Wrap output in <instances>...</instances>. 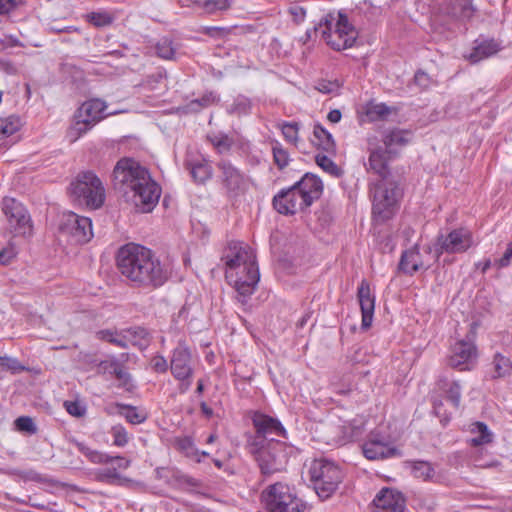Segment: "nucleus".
<instances>
[{"mask_svg": "<svg viewBox=\"0 0 512 512\" xmlns=\"http://www.w3.org/2000/svg\"><path fill=\"white\" fill-rule=\"evenodd\" d=\"M399 266L404 273L408 274H413L419 269L425 267V264L421 260L419 250L416 246L402 254Z\"/></svg>", "mask_w": 512, "mask_h": 512, "instance_id": "393cba45", "label": "nucleus"}, {"mask_svg": "<svg viewBox=\"0 0 512 512\" xmlns=\"http://www.w3.org/2000/svg\"><path fill=\"white\" fill-rule=\"evenodd\" d=\"M388 153L380 149L370 153L368 169L380 177V181L374 185L373 193V218L377 222L390 219L398 208V189L393 183H389V169L387 165Z\"/></svg>", "mask_w": 512, "mask_h": 512, "instance_id": "20e7f679", "label": "nucleus"}, {"mask_svg": "<svg viewBox=\"0 0 512 512\" xmlns=\"http://www.w3.org/2000/svg\"><path fill=\"white\" fill-rule=\"evenodd\" d=\"M477 266L481 268L482 273H485L491 267V261L487 259L484 262L478 263Z\"/></svg>", "mask_w": 512, "mask_h": 512, "instance_id": "774afa93", "label": "nucleus"}, {"mask_svg": "<svg viewBox=\"0 0 512 512\" xmlns=\"http://www.w3.org/2000/svg\"><path fill=\"white\" fill-rule=\"evenodd\" d=\"M256 434L248 443L249 452L263 462L265 451L264 445H272L274 450L286 447V443L274 439L273 436L286 438V430L281 422L275 418L262 413H256L252 419Z\"/></svg>", "mask_w": 512, "mask_h": 512, "instance_id": "0eeeda50", "label": "nucleus"}, {"mask_svg": "<svg viewBox=\"0 0 512 512\" xmlns=\"http://www.w3.org/2000/svg\"><path fill=\"white\" fill-rule=\"evenodd\" d=\"M322 191L320 178L307 173L290 188L279 191L273 198V206L280 214L293 215L311 206L320 198Z\"/></svg>", "mask_w": 512, "mask_h": 512, "instance_id": "39448f33", "label": "nucleus"}, {"mask_svg": "<svg viewBox=\"0 0 512 512\" xmlns=\"http://www.w3.org/2000/svg\"><path fill=\"white\" fill-rule=\"evenodd\" d=\"M1 361H2L1 362L2 365H5L11 369H18V368H20L22 370L24 369V367H21L19 365V362L16 359H13L10 357H3V358H1Z\"/></svg>", "mask_w": 512, "mask_h": 512, "instance_id": "0e129e2a", "label": "nucleus"}, {"mask_svg": "<svg viewBox=\"0 0 512 512\" xmlns=\"http://www.w3.org/2000/svg\"><path fill=\"white\" fill-rule=\"evenodd\" d=\"M289 447L286 445L285 448L280 450H274L272 445H264L263 450L265 451L263 462L260 461L257 457H254L258 462L261 472L263 474H271L278 470H280V466L287 456V449Z\"/></svg>", "mask_w": 512, "mask_h": 512, "instance_id": "412c9836", "label": "nucleus"}, {"mask_svg": "<svg viewBox=\"0 0 512 512\" xmlns=\"http://www.w3.org/2000/svg\"><path fill=\"white\" fill-rule=\"evenodd\" d=\"M99 369L104 373L114 375L120 381L121 386L126 388L131 386L130 374L117 361H102L99 364Z\"/></svg>", "mask_w": 512, "mask_h": 512, "instance_id": "c85d7f7f", "label": "nucleus"}, {"mask_svg": "<svg viewBox=\"0 0 512 512\" xmlns=\"http://www.w3.org/2000/svg\"><path fill=\"white\" fill-rule=\"evenodd\" d=\"M66 411L74 417H82L86 413V407L79 401H65Z\"/></svg>", "mask_w": 512, "mask_h": 512, "instance_id": "864d4df0", "label": "nucleus"}, {"mask_svg": "<svg viewBox=\"0 0 512 512\" xmlns=\"http://www.w3.org/2000/svg\"><path fill=\"white\" fill-rule=\"evenodd\" d=\"M98 339L107 341L117 347L125 348L127 346V341L124 337H122L117 331L105 329L100 330L96 333Z\"/></svg>", "mask_w": 512, "mask_h": 512, "instance_id": "ea45409f", "label": "nucleus"}, {"mask_svg": "<svg viewBox=\"0 0 512 512\" xmlns=\"http://www.w3.org/2000/svg\"><path fill=\"white\" fill-rule=\"evenodd\" d=\"M501 49L500 44L493 40H483L481 42H476L472 51L466 55L465 57L471 63H477L483 59L489 58L499 52Z\"/></svg>", "mask_w": 512, "mask_h": 512, "instance_id": "b1692460", "label": "nucleus"}, {"mask_svg": "<svg viewBox=\"0 0 512 512\" xmlns=\"http://www.w3.org/2000/svg\"><path fill=\"white\" fill-rule=\"evenodd\" d=\"M151 367L157 373H165L169 365L165 357L156 355L151 359Z\"/></svg>", "mask_w": 512, "mask_h": 512, "instance_id": "bf43d9fd", "label": "nucleus"}, {"mask_svg": "<svg viewBox=\"0 0 512 512\" xmlns=\"http://www.w3.org/2000/svg\"><path fill=\"white\" fill-rule=\"evenodd\" d=\"M78 450L92 463L108 464L111 456L107 453L92 449L83 443L77 444Z\"/></svg>", "mask_w": 512, "mask_h": 512, "instance_id": "f704fd0d", "label": "nucleus"}, {"mask_svg": "<svg viewBox=\"0 0 512 512\" xmlns=\"http://www.w3.org/2000/svg\"><path fill=\"white\" fill-rule=\"evenodd\" d=\"M2 210L8 228L15 236H31L33 225L26 208L14 198L6 197L2 201Z\"/></svg>", "mask_w": 512, "mask_h": 512, "instance_id": "4468645a", "label": "nucleus"}, {"mask_svg": "<svg viewBox=\"0 0 512 512\" xmlns=\"http://www.w3.org/2000/svg\"><path fill=\"white\" fill-rule=\"evenodd\" d=\"M357 297L362 314L361 326L363 329H368L373 321L375 296L372 294L370 285L365 279L358 286Z\"/></svg>", "mask_w": 512, "mask_h": 512, "instance_id": "aec40b11", "label": "nucleus"}, {"mask_svg": "<svg viewBox=\"0 0 512 512\" xmlns=\"http://www.w3.org/2000/svg\"><path fill=\"white\" fill-rule=\"evenodd\" d=\"M334 18L327 17L319 23L322 37L332 49L340 51L353 46L357 38L355 28L349 23L346 15L339 13L335 23Z\"/></svg>", "mask_w": 512, "mask_h": 512, "instance_id": "9d476101", "label": "nucleus"}, {"mask_svg": "<svg viewBox=\"0 0 512 512\" xmlns=\"http://www.w3.org/2000/svg\"><path fill=\"white\" fill-rule=\"evenodd\" d=\"M410 465L411 472L416 478L428 481L432 480L435 475V470L432 464L427 461H413Z\"/></svg>", "mask_w": 512, "mask_h": 512, "instance_id": "72a5a7b5", "label": "nucleus"}, {"mask_svg": "<svg viewBox=\"0 0 512 512\" xmlns=\"http://www.w3.org/2000/svg\"><path fill=\"white\" fill-rule=\"evenodd\" d=\"M251 101L249 98L239 95L237 96L233 103L228 107L227 111L230 114L243 116L248 115L251 112Z\"/></svg>", "mask_w": 512, "mask_h": 512, "instance_id": "4c0bfd02", "label": "nucleus"}, {"mask_svg": "<svg viewBox=\"0 0 512 512\" xmlns=\"http://www.w3.org/2000/svg\"><path fill=\"white\" fill-rule=\"evenodd\" d=\"M109 433L113 438L112 445L122 448L129 443L130 435L122 425L117 424L112 426Z\"/></svg>", "mask_w": 512, "mask_h": 512, "instance_id": "79ce46f5", "label": "nucleus"}, {"mask_svg": "<svg viewBox=\"0 0 512 512\" xmlns=\"http://www.w3.org/2000/svg\"><path fill=\"white\" fill-rule=\"evenodd\" d=\"M375 512H404L406 504L402 493L390 488H383L374 498Z\"/></svg>", "mask_w": 512, "mask_h": 512, "instance_id": "6ab92c4d", "label": "nucleus"}, {"mask_svg": "<svg viewBox=\"0 0 512 512\" xmlns=\"http://www.w3.org/2000/svg\"><path fill=\"white\" fill-rule=\"evenodd\" d=\"M313 143L323 151L328 153L335 152V142L330 132H328L321 124H315L313 129Z\"/></svg>", "mask_w": 512, "mask_h": 512, "instance_id": "c756f323", "label": "nucleus"}, {"mask_svg": "<svg viewBox=\"0 0 512 512\" xmlns=\"http://www.w3.org/2000/svg\"><path fill=\"white\" fill-rule=\"evenodd\" d=\"M59 233L72 244H85L93 237L92 221L74 212H65L60 218Z\"/></svg>", "mask_w": 512, "mask_h": 512, "instance_id": "f8f14e48", "label": "nucleus"}, {"mask_svg": "<svg viewBox=\"0 0 512 512\" xmlns=\"http://www.w3.org/2000/svg\"><path fill=\"white\" fill-rule=\"evenodd\" d=\"M124 112V110H108L107 102L100 98L88 99L76 109L67 130V138L70 142H75L102 120Z\"/></svg>", "mask_w": 512, "mask_h": 512, "instance_id": "423d86ee", "label": "nucleus"}, {"mask_svg": "<svg viewBox=\"0 0 512 512\" xmlns=\"http://www.w3.org/2000/svg\"><path fill=\"white\" fill-rule=\"evenodd\" d=\"M98 478L102 482L115 484L120 480V474L116 467H105L99 470Z\"/></svg>", "mask_w": 512, "mask_h": 512, "instance_id": "de8ad7c7", "label": "nucleus"}, {"mask_svg": "<svg viewBox=\"0 0 512 512\" xmlns=\"http://www.w3.org/2000/svg\"><path fill=\"white\" fill-rule=\"evenodd\" d=\"M288 13L292 16L295 23L300 24L306 18V9L299 4L293 3L288 8Z\"/></svg>", "mask_w": 512, "mask_h": 512, "instance_id": "6e6d98bb", "label": "nucleus"}, {"mask_svg": "<svg viewBox=\"0 0 512 512\" xmlns=\"http://www.w3.org/2000/svg\"><path fill=\"white\" fill-rule=\"evenodd\" d=\"M200 408H201V411L202 413L207 417V418H210L213 416V410L212 408H210L205 402H202L200 404Z\"/></svg>", "mask_w": 512, "mask_h": 512, "instance_id": "338daca9", "label": "nucleus"}, {"mask_svg": "<svg viewBox=\"0 0 512 512\" xmlns=\"http://www.w3.org/2000/svg\"><path fill=\"white\" fill-rule=\"evenodd\" d=\"M469 431L474 435L469 442L471 446L489 444L493 441V433L484 422L476 421L470 424Z\"/></svg>", "mask_w": 512, "mask_h": 512, "instance_id": "a878e982", "label": "nucleus"}, {"mask_svg": "<svg viewBox=\"0 0 512 512\" xmlns=\"http://www.w3.org/2000/svg\"><path fill=\"white\" fill-rule=\"evenodd\" d=\"M120 273L138 286L159 287L168 278L160 260L154 253L139 244L128 243L117 254Z\"/></svg>", "mask_w": 512, "mask_h": 512, "instance_id": "f03ea898", "label": "nucleus"}, {"mask_svg": "<svg viewBox=\"0 0 512 512\" xmlns=\"http://www.w3.org/2000/svg\"><path fill=\"white\" fill-rule=\"evenodd\" d=\"M271 145L273 161L275 165L278 167V169L283 170L289 165L291 161L290 154L288 150L284 148V146L278 140L272 141Z\"/></svg>", "mask_w": 512, "mask_h": 512, "instance_id": "2f4dec72", "label": "nucleus"}, {"mask_svg": "<svg viewBox=\"0 0 512 512\" xmlns=\"http://www.w3.org/2000/svg\"><path fill=\"white\" fill-rule=\"evenodd\" d=\"M261 497L268 512H304L306 508L294 490L281 482L269 485Z\"/></svg>", "mask_w": 512, "mask_h": 512, "instance_id": "6e6552de", "label": "nucleus"}, {"mask_svg": "<svg viewBox=\"0 0 512 512\" xmlns=\"http://www.w3.org/2000/svg\"><path fill=\"white\" fill-rule=\"evenodd\" d=\"M344 429V437L346 439H355L359 437L362 433L361 428L359 426H355L351 423L348 426H344Z\"/></svg>", "mask_w": 512, "mask_h": 512, "instance_id": "680f3d73", "label": "nucleus"}, {"mask_svg": "<svg viewBox=\"0 0 512 512\" xmlns=\"http://www.w3.org/2000/svg\"><path fill=\"white\" fill-rule=\"evenodd\" d=\"M89 21L96 27H104L111 24L113 18L106 12H93L89 15Z\"/></svg>", "mask_w": 512, "mask_h": 512, "instance_id": "3c124183", "label": "nucleus"}, {"mask_svg": "<svg viewBox=\"0 0 512 512\" xmlns=\"http://www.w3.org/2000/svg\"><path fill=\"white\" fill-rule=\"evenodd\" d=\"M216 101V95L212 92L204 94L198 99L190 101L187 105L188 110L197 112L204 107H208Z\"/></svg>", "mask_w": 512, "mask_h": 512, "instance_id": "37998d69", "label": "nucleus"}, {"mask_svg": "<svg viewBox=\"0 0 512 512\" xmlns=\"http://www.w3.org/2000/svg\"><path fill=\"white\" fill-rule=\"evenodd\" d=\"M201 32L212 38H221L229 33V29L218 26H204L201 28Z\"/></svg>", "mask_w": 512, "mask_h": 512, "instance_id": "4d7b16f0", "label": "nucleus"}, {"mask_svg": "<svg viewBox=\"0 0 512 512\" xmlns=\"http://www.w3.org/2000/svg\"><path fill=\"white\" fill-rule=\"evenodd\" d=\"M439 11L457 18H470L473 6L470 0H443L439 5Z\"/></svg>", "mask_w": 512, "mask_h": 512, "instance_id": "4be33fe9", "label": "nucleus"}, {"mask_svg": "<svg viewBox=\"0 0 512 512\" xmlns=\"http://www.w3.org/2000/svg\"><path fill=\"white\" fill-rule=\"evenodd\" d=\"M310 481L315 492L322 499L329 498L342 481L341 469L332 461L316 459L309 469Z\"/></svg>", "mask_w": 512, "mask_h": 512, "instance_id": "1a4fd4ad", "label": "nucleus"}, {"mask_svg": "<svg viewBox=\"0 0 512 512\" xmlns=\"http://www.w3.org/2000/svg\"><path fill=\"white\" fill-rule=\"evenodd\" d=\"M476 334V324L471 325L470 334L466 339L456 341L450 348L448 365L459 371H469L477 363L478 349L474 338Z\"/></svg>", "mask_w": 512, "mask_h": 512, "instance_id": "ddd939ff", "label": "nucleus"}, {"mask_svg": "<svg viewBox=\"0 0 512 512\" xmlns=\"http://www.w3.org/2000/svg\"><path fill=\"white\" fill-rule=\"evenodd\" d=\"M316 163L327 173L333 176L339 175L338 166L326 155L318 154L315 157Z\"/></svg>", "mask_w": 512, "mask_h": 512, "instance_id": "49530a36", "label": "nucleus"}, {"mask_svg": "<svg viewBox=\"0 0 512 512\" xmlns=\"http://www.w3.org/2000/svg\"><path fill=\"white\" fill-rule=\"evenodd\" d=\"M511 258H512V243H509L504 252V255L499 260H497L495 264L499 268L507 267L510 264Z\"/></svg>", "mask_w": 512, "mask_h": 512, "instance_id": "052dcab7", "label": "nucleus"}, {"mask_svg": "<svg viewBox=\"0 0 512 512\" xmlns=\"http://www.w3.org/2000/svg\"><path fill=\"white\" fill-rule=\"evenodd\" d=\"M110 462L116 463L115 467L117 468V471L118 470H126L131 465V461L122 456H114V457L111 456Z\"/></svg>", "mask_w": 512, "mask_h": 512, "instance_id": "e2e57ef3", "label": "nucleus"}, {"mask_svg": "<svg viewBox=\"0 0 512 512\" xmlns=\"http://www.w3.org/2000/svg\"><path fill=\"white\" fill-rule=\"evenodd\" d=\"M492 378H505L510 376L512 373V362L509 357L502 355L501 353H496L493 356L492 360Z\"/></svg>", "mask_w": 512, "mask_h": 512, "instance_id": "7c9ffc66", "label": "nucleus"}, {"mask_svg": "<svg viewBox=\"0 0 512 512\" xmlns=\"http://www.w3.org/2000/svg\"><path fill=\"white\" fill-rule=\"evenodd\" d=\"M411 133L408 130L392 129L387 131L383 137L386 152L395 155L396 149L404 147L411 140Z\"/></svg>", "mask_w": 512, "mask_h": 512, "instance_id": "5701e85b", "label": "nucleus"}, {"mask_svg": "<svg viewBox=\"0 0 512 512\" xmlns=\"http://www.w3.org/2000/svg\"><path fill=\"white\" fill-rule=\"evenodd\" d=\"M234 0H202L198 3L199 7L207 14L227 11L231 8Z\"/></svg>", "mask_w": 512, "mask_h": 512, "instance_id": "e433bc0d", "label": "nucleus"}, {"mask_svg": "<svg viewBox=\"0 0 512 512\" xmlns=\"http://www.w3.org/2000/svg\"><path fill=\"white\" fill-rule=\"evenodd\" d=\"M398 108L388 106L385 103H377L370 101L364 107V113L370 121H379L386 119L392 113L396 114Z\"/></svg>", "mask_w": 512, "mask_h": 512, "instance_id": "bb28decb", "label": "nucleus"}, {"mask_svg": "<svg viewBox=\"0 0 512 512\" xmlns=\"http://www.w3.org/2000/svg\"><path fill=\"white\" fill-rule=\"evenodd\" d=\"M277 127L281 130L284 139L295 146L299 142V123L283 121L277 124Z\"/></svg>", "mask_w": 512, "mask_h": 512, "instance_id": "c9c22d12", "label": "nucleus"}, {"mask_svg": "<svg viewBox=\"0 0 512 512\" xmlns=\"http://www.w3.org/2000/svg\"><path fill=\"white\" fill-rule=\"evenodd\" d=\"M177 448L184 452L187 456H193L199 453L195 448L193 439L189 436L179 437L176 439Z\"/></svg>", "mask_w": 512, "mask_h": 512, "instance_id": "a18cd8bd", "label": "nucleus"}, {"mask_svg": "<svg viewBox=\"0 0 512 512\" xmlns=\"http://www.w3.org/2000/svg\"><path fill=\"white\" fill-rule=\"evenodd\" d=\"M70 193L94 209L101 207L105 200V188L102 181L91 171H84L77 175L70 184Z\"/></svg>", "mask_w": 512, "mask_h": 512, "instance_id": "9b49d317", "label": "nucleus"}, {"mask_svg": "<svg viewBox=\"0 0 512 512\" xmlns=\"http://www.w3.org/2000/svg\"><path fill=\"white\" fill-rule=\"evenodd\" d=\"M341 86H342V83L338 80L322 79L316 83L315 88H316V90H318L319 92H321L323 94H334V93H338Z\"/></svg>", "mask_w": 512, "mask_h": 512, "instance_id": "c03bdc74", "label": "nucleus"}, {"mask_svg": "<svg viewBox=\"0 0 512 512\" xmlns=\"http://www.w3.org/2000/svg\"><path fill=\"white\" fill-rule=\"evenodd\" d=\"M15 427L20 432H26L29 434H35L37 427L32 418L28 416H21L15 420Z\"/></svg>", "mask_w": 512, "mask_h": 512, "instance_id": "09e8293b", "label": "nucleus"}, {"mask_svg": "<svg viewBox=\"0 0 512 512\" xmlns=\"http://www.w3.org/2000/svg\"><path fill=\"white\" fill-rule=\"evenodd\" d=\"M187 165L192 178L198 183H204L212 177L213 169L208 160L204 158L189 161Z\"/></svg>", "mask_w": 512, "mask_h": 512, "instance_id": "cd10ccee", "label": "nucleus"}, {"mask_svg": "<svg viewBox=\"0 0 512 512\" xmlns=\"http://www.w3.org/2000/svg\"><path fill=\"white\" fill-rule=\"evenodd\" d=\"M222 260L226 266L225 277L233 284L238 300L244 304L260 279L255 252L243 242H230Z\"/></svg>", "mask_w": 512, "mask_h": 512, "instance_id": "7ed1b4c3", "label": "nucleus"}, {"mask_svg": "<svg viewBox=\"0 0 512 512\" xmlns=\"http://www.w3.org/2000/svg\"><path fill=\"white\" fill-rule=\"evenodd\" d=\"M170 369L175 379L181 382V389L186 391L191 385L193 373L191 354L186 346L179 344L173 350Z\"/></svg>", "mask_w": 512, "mask_h": 512, "instance_id": "f3484780", "label": "nucleus"}, {"mask_svg": "<svg viewBox=\"0 0 512 512\" xmlns=\"http://www.w3.org/2000/svg\"><path fill=\"white\" fill-rule=\"evenodd\" d=\"M341 117H342V114L340 112V110L338 109H333L331 110L328 115H327V119L331 122V123H338L340 122L341 120Z\"/></svg>", "mask_w": 512, "mask_h": 512, "instance_id": "69168bd1", "label": "nucleus"}, {"mask_svg": "<svg viewBox=\"0 0 512 512\" xmlns=\"http://www.w3.org/2000/svg\"><path fill=\"white\" fill-rule=\"evenodd\" d=\"M447 398L451 401L455 408H458L461 400V386L459 382L454 381L449 385L447 390Z\"/></svg>", "mask_w": 512, "mask_h": 512, "instance_id": "603ef678", "label": "nucleus"}, {"mask_svg": "<svg viewBox=\"0 0 512 512\" xmlns=\"http://www.w3.org/2000/svg\"><path fill=\"white\" fill-rule=\"evenodd\" d=\"M113 178L126 201L131 202L138 211L148 213L157 205L161 187L138 161L120 159L114 167Z\"/></svg>", "mask_w": 512, "mask_h": 512, "instance_id": "f257e3e1", "label": "nucleus"}, {"mask_svg": "<svg viewBox=\"0 0 512 512\" xmlns=\"http://www.w3.org/2000/svg\"><path fill=\"white\" fill-rule=\"evenodd\" d=\"M217 167L220 171V178L228 193L238 195L248 186V177L228 160H221Z\"/></svg>", "mask_w": 512, "mask_h": 512, "instance_id": "a211bd4d", "label": "nucleus"}, {"mask_svg": "<svg viewBox=\"0 0 512 512\" xmlns=\"http://www.w3.org/2000/svg\"><path fill=\"white\" fill-rule=\"evenodd\" d=\"M438 256L442 253L460 254L476 245L472 232L467 228H457L437 239Z\"/></svg>", "mask_w": 512, "mask_h": 512, "instance_id": "dca6fc26", "label": "nucleus"}, {"mask_svg": "<svg viewBox=\"0 0 512 512\" xmlns=\"http://www.w3.org/2000/svg\"><path fill=\"white\" fill-rule=\"evenodd\" d=\"M124 413L125 419L131 424H141L147 419V415L144 412H140L133 406H126Z\"/></svg>", "mask_w": 512, "mask_h": 512, "instance_id": "8fccbe9b", "label": "nucleus"}, {"mask_svg": "<svg viewBox=\"0 0 512 512\" xmlns=\"http://www.w3.org/2000/svg\"><path fill=\"white\" fill-rule=\"evenodd\" d=\"M16 255V247L12 243H9L7 246L0 250V264L7 265L11 263Z\"/></svg>", "mask_w": 512, "mask_h": 512, "instance_id": "5fc2aeb1", "label": "nucleus"}, {"mask_svg": "<svg viewBox=\"0 0 512 512\" xmlns=\"http://www.w3.org/2000/svg\"><path fill=\"white\" fill-rule=\"evenodd\" d=\"M24 0H0V15H7L19 7Z\"/></svg>", "mask_w": 512, "mask_h": 512, "instance_id": "13d9d810", "label": "nucleus"}, {"mask_svg": "<svg viewBox=\"0 0 512 512\" xmlns=\"http://www.w3.org/2000/svg\"><path fill=\"white\" fill-rule=\"evenodd\" d=\"M157 55L164 60L175 59L177 47L174 46L173 42L169 38H162L156 44Z\"/></svg>", "mask_w": 512, "mask_h": 512, "instance_id": "58836bf2", "label": "nucleus"}, {"mask_svg": "<svg viewBox=\"0 0 512 512\" xmlns=\"http://www.w3.org/2000/svg\"><path fill=\"white\" fill-rule=\"evenodd\" d=\"M364 456L369 460H382L398 454L391 437L379 428L371 431L362 445Z\"/></svg>", "mask_w": 512, "mask_h": 512, "instance_id": "2eb2a0df", "label": "nucleus"}, {"mask_svg": "<svg viewBox=\"0 0 512 512\" xmlns=\"http://www.w3.org/2000/svg\"><path fill=\"white\" fill-rule=\"evenodd\" d=\"M209 140L220 154L227 153L234 144V140L231 137L222 133L210 136Z\"/></svg>", "mask_w": 512, "mask_h": 512, "instance_id": "a19ab883", "label": "nucleus"}, {"mask_svg": "<svg viewBox=\"0 0 512 512\" xmlns=\"http://www.w3.org/2000/svg\"><path fill=\"white\" fill-rule=\"evenodd\" d=\"M21 125V120L18 116L0 117V137L12 136L20 130Z\"/></svg>", "mask_w": 512, "mask_h": 512, "instance_id": "473e14b6", "label": "nucleus"}]
</instances>
